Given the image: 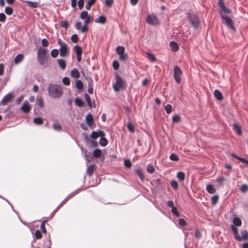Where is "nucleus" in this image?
I'll return each instance as SVG.
<instances>
[{"label":"nucleus","instance_id":"obj_58","mask_svg":"<svg viewBox=\"0 0 248 248\" xmlns=\"http://www.w3.org/2000/svg\"><path fill=\"white\" fill-rule=\"evenodd\" d=\"M28 4L29 6L33 7V8L37 7L38 6V3L35 2L29 1L28 2Z\"/></svg>","mask_w":248,"mask_h":248},{"label":"nucleus","instance_id":"obj_11","mask_svg":"<svg viewBox=\"0 0 248 248\" xmlns=\"http://www.w3.org/2000/svg\"><path fill=\"white\" fill-rule=\"evenodd\" d=\"M241 236H239V238H236V239L239 241L242 240H247L248 239V232L247 230H244L241 232Z\"/></svg>","mask_w":248,"mask_h":248},{"label":"nucleus","instance_id":"obj_12","mask_svg":"<svg viewBox=\"0 0 248 248\" xmlns=\"http://www.w3.org/2000/svg\"><path fill=\"white\" fill-rule=\"evenodd\" d=\"M86 122L89 126H92L93 124V117L91 114H88L86 117Z\"/></svg>","mask_w":248,"mask_h":248},{"label":"nucleus","instance_id":"obj_5","mask_svg":"<svg viewBox=\"0 0 248 248\" xmlns=\"http://www.w3.org/2000/svg\"><path fill=\"white\" fill-rule=\"evenodd\" d=\"M183 72L181 68L178 66H175L173 70V77L175 81L177 83H180L181 80V76Z\"/></svg>","mask_w":248,"mask_h":248},{"label":"nucleus","instance_id":"obj_39","mask_svg":"<svg viewBox=\"0 0 248 248\" xmlns=\"http://www.w3.org/2000/svg\"><path fill=\"white\" fill-rule=\"evenodd\" d=\"M5 12L8 15H11L13 14V9L10 7H6L5 9Z\"/></svg>","mask_w":248,"mask_h":248},{"label":"nucleus","instance_id":"obj_14","mask_svg":"<svg viewBox=\"0 0 248 248\" xmlns=\"http://www.w3.org/2000/svg\"><path fill=\"white\" fill-rule=\"evenodd\" d=\"M24 59L23 55L21 54H18L14 60V62L16 64H17L21 62Z\"/></svg>","mask_w":248,"mask_h":248},{"label":"nucleus","instance_id":"obj_62","mask_svg":"<svg viewBox=\"0 0 248 248\" xmlns=\"http://www.w3.org/2000/svg\"><path fill=\"white\" fill-rule=\"evenodd\" d=\"M178 223H179V224L181 226H184L186 225V221L184 219H182V218H180L179 219Z\"/></svg>","mask_w":248,"mask_h":248},{"label":"nucleus","instance_id":"obj_22","mask_svg":"<svg viewBox=\"0 0 248 248\" xmlns=\"http://www.w3.org/2000/svg\"><path fill=\"white\" fill-rule=\"evenodd\" d=\"M233 225L236 226H240L242 224V221L240 218L237 217H235L233 219Z\"/></svg>","mask_w":248,"mask_h":248},{"label":"nucleus","instance_id":"obj_19","mask_svg":"<svg viewBox=\"0 0 248 248\" xmlns=\"http://www.w3.org/2000/svg\"><path fill=\"white\" fill-rule=\"evenodd\" d=\"M206 190L210 194H213L216 192L215 188H214V186L212 185H207L206 186Z\"/></svg>","mask_w":248,"mask_h":248},{"label":"nucleus","instance_id":"obj_51","mask_svg":"<svg viewBox=\"0 0 248 248\" xmlns=\"http://www.w3.org/2000/svg\"><path fill=\"white\" fill-rule=\"evenodd\" d=\"M124 164L125 166L128 168H130L132 166L131 161L129 159L125 160L124 161Z\"/></svg>","mask_w":248,"mask_h":248},{"label":"nucleus","instance_id":"obj_20","mask_svg":"<svg viewBox=\"0 0 248 248\" xmlns=\"http://www.w3.org/2000/svg\"><path fill=\"white\" fill-rule=\"evenodd\" d=\"M233 129L236 131L238 135H241L242 134V131L240 125L234 124L233 125Z\"/></svg>","mask_w":248,"mask_h":248},{"label":"nucleus","instance_id":"obj_63","mask_svg":"<svg viewBox=\"0 0 248 248\" xmlns=\"http://www.w3.org/2000/svg\"><path fill=\"white\" fill-rule=\"evenodd\" d=\"M54 129L57 131H60L61 130V127L59 124H54L53 125Z\"/></svg>","mask_w":248,"mask_h":248},{"label":"nucleus","instance_id":"obj_30","mask_svg":"<svg viewBox=\"0 0 248 248\" xmlns=\"http://www.w3.org/2000/svg\"><path fill=\"white\" fill-rule=\"evenodd\" d=\"M33 122L36 124H42L43 123V120L41 117H36L33 119Z\"/></svg>","mask_w":248,"mask_h":248},{"label":"nucleus","instance_id":"obj_64","mask_svg":"<svg viewBox=\"0 0 248 248\" xmlns=\"http://www.w3.org/2000/svg\"><path fill=\"white\" fill-rule=\"evenodd\" d=\"M6 16L3 13H0V21L1 22H4Z\"/></svg>","mask_w":248,"mask_h":248},{"label":"nucleus","instance_id":"obj_59","mask_svg":"<svg viewBox=\"0 0 248 248\" xmlns=\"http://www.w3.org/2000/svg\"><path fill=\"white\" fill-rule=\"evenodd\" d=\"M42 46L44 47H47L48 46L49 43L46 39H43L42 40Z\"/></svg>","mask_w":248,"mask_h":248},{"label":"nucleus","instance_id":"obj_40","mask_svg":"<svg viewBox=\"0 0 248 248\" xmlns=\"http://www.w3.org/2000/svg\"><path fill=\"white\" fill-rule=\"evenodd\" d=\"M170 185L174 189H177L178 188V185L176 180H172L170 182Z\"/></svg>","mask_w":248,"mask_h":248},{"label":"nucleus","instance_id":"obj_42","mask_svg":"<svg viewBox=\"0 0 248 248\" xmlns=\"http://www.w3.org/2000/svg\"><path fill=\"white\" fill-rule=\"evenodd\" d=\"M127 127L128 130L131 132L133 133L135 131L134 126L130 123L127 124Z\"/></svg>","mask_w":248,"mask_h":248},{"label":"nucleus","instance_id":"obj_18","mask_svg":"<svg viewBox=\"0 0 248 248\" xmlns=\"http://www.w3.org/2000/svg\"><path fill=\"white\" fill-rule=\"evenodd\" d=\"M106 21V17L103 16H100L98 18L95 19V22L96 23H99L102 24H104Z\"/></svg>","mask_w":248,"mask_h":248},{"label":"nucleus","instance_id":"obj_7","mask_svg":"<svg viewBox=\"0 0 248 248\" xmlns=\"http://www.w3.org/2000/svg\"><path fill=\"white\" fill-rule=\"evenodd\" d=\"M147 22L152 25H157L159 24V21L156 16L154 15H149L146 18Z\"/></svg>","mask_w":248,"mask_h":248},{"label":"nucleus","instance_id":"obj_29","mask_svg":"<svg viewBox=\"0 0 248 248\" xmlns=\"http://www.w3.org/2000/svg\"><path fill=\"white\" fill-rule=\"evenodd\" d=\"M124 51L125 49L123 46H118L116 48V52L118 55L122 54L123 53H124Z\"/></svg>","mask_w":248,"mask_h":248},{"label":"nucleus","instance_id":"obj_15","mask_svg":"<svg viewBox=\"0 0 248 248\" xmlns=\"http://www.w3.org/2000/svg\"><path fill=\"white\" fill-rule=\"evenodd\" d=\"M231 230L232 232H233V234L234 235V238H239V235L238 232V229L237 228L235 227L234 225H231Z\"/></svg>","mask_w":248,"mask_h":248},{"label":"nucleus","instance_id":"obj_46","mask_svg":"<svg viewBox=\"0 0 248 248\" xmlns=\"http://www.w3.org/2000/svg\"><path fill=\"white\" fill-rule=\"evenodd\" d=\"M248 190V186L246 184H243L240 187V191L242 193H245Z\"/></svg>","mask_w":248,"mask_h":248},{"label":"nucleus","instance_id":"obj_47","mask_svg":"<svg viewBox=\"0 0 248 248\" xmlns=\"http://www.w3.org/2000/svg\"><path fill=\"white\" fill-rule=\"evenodd\" d=\"M220 9L225 13H228L230 14L231 13V10L227 8L225 5H224L223 6L220 8Z\"/></svg>","mask_w":248,"mask_h":248},{"label":"nucleus","instance_id":"obj_43","mask_svg":"<svg viewBox=\"0 0 248 248\" xmlns=\"http://www.w3.org/2000/svg\"><path fill=\"white\" fill-rule=\"evenodd\" d=\"M147 55L148 58L149 60H150L152 62L155 61V60H156L155 57V56L153 54H152L151 53L148 52L147 53Z\"/></svg>","mask_w":248,"mask_h":248},{"label":"nucleus","instance_id":"obj_17","mask_svg":"<svg viewBox=\"0 0 248 248\" xmlns=\"http://www.w3.org/2000/svg\"><path fill=\"white\" fill-rule=\"evenodd\" d=\"M135 172L138 175L140 180L143 181L144 180V175L142 173V171L140 168L136 169Z\"/></svg>","mask_w":248,"mask_h":248},{"label":"nucleus","instance_id":"obj_27","mask_svg":"<svg viewBox=\"0 0 248 248\" xmlns=\"http://www.w3.org/2000/svg\"><path fill=\"white\" fill-rule=\"evenodd\" d=\"M74 50L77 55H82V50L80 46L76 45L74 47Z\"/></svg>","mask_w":248,"mask_h":248},{"label":"nucleus","instance_id":"obj_52","mask_svg":"<svg viewBox=\"0 0 248 248\" xmlns=\"http://www.w3.org/2000/svg\"><path fill=\"white\" fill-rule=\"evenodd\" d=\"M71 40L75 43H77L78 41V36L77 34H74L71 37Z\"/></svg>","mask_w":248,"mask_h":248},{"label":"nucleus","instance_id":"obj_61","mask_svg":"<svg viewBox=\"0 0 248 248\" xmlns=\"http://www.w3.org/2000/svg\"><path fill=\"white\" fill-rule=\"evenodd\" d=\"M45 223H46V221H44L42 222V223L41 224V225H40L41 229L44 232H46V229L45 228Z\"/></svg>","mask_w":248,"mask_h":248},{"label":"nucleus","instance_id":"obj_50","mask_svg":"<svg viewBox=\"0 0 248 248\" xmlns=\"http://www.w3.org/2000/svg\"><path fill=\"white\" fill-rule=\"evenodd\" d=\"M60 25L62 27L66 29L68 27V23L65 20L62 21Z\"/></svg>","mask_w":248,"mask_h":248},{"label":"nucleus","instance_id":"obj_49","mask_svg":"<svg viewBox=\"0 0 248 248\" xmlns=\"http://www.w3.org/2000/svg\"><path fill=\"white\" fill-rule=\"evenodd\" d=\"M180 117L179 115H175L172 117V121L173 123H178L180 121Z\"/></svg>","mask_w":248,"mask_h":248},{"label":"nucleus","instance_id":"obj_1","mask_svg":"<svg viewBox=\"0 0 248 248\" xmlns=\"http://www.w3.org/2000/svg\"><path fill=\"white\" fill-rule=\"evenodd\" d=\"M47 90L49 96L55 99L61 97L63 93L62 87L55 84H49Z\"/></svg>","mask_w":248,"mask_h":248},{"label":"nucleus","instance_id":"obj_37","mask_svg":"<svg viewBox=\"0 0 248 248\" xmlns=\"http://www.w3.org/2000/svg\"><path fill=\"white\" fill-rule=\"evenodd\" d=\"M58 54L59 51L57 49H53L51 51V56L53 58H56Z\"/></svg>","mask_w":248,"mask_h":248},{"label":"nucleus","instance_id":"obj_21","mask_svg":"<svg viewBox=\"0 0 248 248\" xmlns=\"http://www.w3.org/2000/svg\"><path fill=\"white\" fill-rule=\"evenodd\" d=\"M214 95L217 100L220 101L222 100L223 96L221 93L218 90H216L214 91Z\"/></svg>","mask_w":248,"mask_h":248},{"label":"nucleus","instance_id":"obj_3","mask_svg":"<svg viewBox=\"0 0 248 248\" xmlns=\"http://www.w3.org/2000/svg\"><path fill=\"white\" fill-rule=\"evenodd\" d=\"M47 52L46 49L42 47L39 48L37 52V60L41 65L44 64L47 62L48 59Z\"/></svg>","mask_w":248,"mask_h":248},{"label":"nucleus","instance_id":"obj_33","mask_svg":"<svg viewBox=\"0 0 248 248\" xmlns=\"http://www.w3.org/2000/svg\"><path fill=\"white\" fill-rule=\"evenodd\" d=\"M107 143H108V140H107L106 139L103 138V137H102L100 140H99V144L102 146H105L107 145Z\"/></svg>","mask_w":248,"mask_h":248},{"label":"nucleus","instance_id":"obj_48","mask_svg":"<svg viewBox=\"0 0 248 248\" xmlns=\"http://www.w3.org/2000/svg\"><path fill=\"white\" fill-rule=\"evenodd\" d=\"M75 103L78 107H82L83 105L82 101L78 98H77L76 99Z\"/></svg>","mask_w":248,"mask_h":248},{"label":"nucleus","instance_id":"obj_9","mask_svg":"<svg viewBox=\"0 0 248 248\" xmlns=\"http://www.w3.org/2000/svg\"><path fill=\"white\" fill-rule=\"evenodd\" d=\"M15 96L13 93H9L5 95L2 98L1 104L2 105H6L8 103L12 102Z\"/></svg>","mask_w":248,"mask_h":248},{"label":"nucleus","instance_id":"obj_44","mask_svg":"<svg viewBox=\"0 0 248 248\" xmlns=\"http://www.w3.org/2000/svg\"><path fill=\"white\" fill-rule=\"evenodd\" d=\"M99 135H100L99 134L98 132L96 131H93L91 133V137L93 139H96V138L99 137Z\"/></svg>","mask_w":248,"mask_h":248},{"label":"nucleus","instance_id":"obj_8","mask_svg":"<svg viewBox=\"0 0 248 248\" xmlns=\"http://www.w3.org/2000/svg\"><path fill=\"white\" fill-rule=\"evenodd\" d=\"M189 20L192 26L195 29L199 25V19L195 15L190 14L189 16Z\"/></svg>","mask_w":248,"mask_h":248},{"label":"nucleus","instance_id":"obj_54","mask_svg":"<svg viewBox=\"0 0 248 248\" xmlns=\"http://www.w3.org/2000/svg\"><path fill=\"white\" fill-rule=\"evenodd\" d=\"M35 238L37 239H41L42 238V234L39 230H37L35 232Z\"/></svg>","mask_w":248,"mask_h":248},{"label":"nucleus","instance_id":"obj_57","mask_svg":"<svg viewBox=\"0 0 248 248\" xmlns=\"http://www.w3.org/2000/svg\"><path fill=\"white\" fill-rule=\"evenodd\" d=\"M171 212L172 213L175 215L176 217H179L180 216V214L177 211V208L175 207H172L171 208Z\"/></svg>","mask_w":248,"mask_h":248},{"label":"nucleus","instance_id":"obj_10","mask_svg":"<svg viewBox=\"0 0 248 248\" xmlns=\"http://www.w3.org/2000/svg\"><path fill=\"white\" fill-rule=\"evenodd\" d=\"M21 109L24 113H28L30 111L31 107L30 103L28 101H24L23 105L21 107Z\"/></svg>","mask_w":248,"mask_h":248},{"label":"nucleus","instance_id":"obj_16","mask_svg":"<svg viewBox=\"0 0 248 248\" xmlns=\"http://www.w3.org/2000/svg\"><path fill=\"white\" fill-rule=\"evenodd\" d=\"M170 46L171 48V50L173 52L177 51L179 49L178 44L175 42H170Z\"/></svg>","mask_w":248,"mask_h":248},{"label":"nucleus","instance_id":"obj_31","mask_svg":"<svg viewBox=\"0 0 248 248\" xmlns=\"http://www.w3.org/2000/svg\"><path fill=\"white\" fill-rule=\"evenodd\" d=\"M76 87L79 90H82L83 88L82 82L80 80H77L76 82Z\"/></svg>","mask_w":248,"mask_h":248},{"label":"nucleus","instance_id":"obj_55","mask_svg":"<svg viewBox=\"0 0 248 248\" xmlns=\"http://www.w3.org/2000/svg\"><path fill=\"white\" fill-rule=\"evenodd\" d=\"M119 55L120 59L122 61H125L127 58V55L126 53H124L122 54H120Z\"/></svg>","mask_w":248,"mask_h":248},{"label":"nucleus","instance_id":"obj_13","mask_svg":"<svg viewBox=\"0 0 248 248\" xmlns=\"http://www.w3.org/2000/svg\"><path fill=\"white\" fill-rule=\"evenodd\" d=\"M71 76L74 78H78L80 76L78 70L77 68L73 69L71 72Z\"/></svg>","mask_w":248,"mask_h":248},{"label":"nucleus","instance_id":"obj_23","mask_svg":"<svg viewBox=\"0 0 248 248\" xmlns=\"http://www.w3.org/2000/svg\"><path fill=\"white\" fill-rule=\"evenodd\" d=\"M102 155V151L99 149H96L93 151V155L96 158H99Z\"/></svg>","mask_w":248,"mask_h":248},{"label":"nucleus","instance_id":"obj_6","mask_svg":"<svg viewBox=\"0 0 248 248\" xmlns=\"http://www.w3.org/2000/svg\"><path fill=\"white\" fill-rule=\"evenodd\" d=\"M221 18L222 19V22L226 25V26L232 30H234L235 28L233 25V23L232 20L228 16H224L221 14Z\"/></svg>","mask_w":248,"mask_h":248},{"label":"nucleus","instance_id":"obj_28","mask_svg":"<svg viewBox=\"0 0 248 248\" xmlns=\"http://www.w3.org/2000/svg\"><path fill=\"white\" fill-rule=\"evenodd\" d=\"M58 62L59 66L61 67V68L62 70H64L66 67V64H65V61L63 60L59 59L58 60Z\"/></svg>","mask_w":248,"mask_h":248},{"label":"nucleus","instance_id":"obj_35","mask_svg":"<svg viewBox=\"0 0 248 248\" xmlns=\"http://www.w3.org/2000/svg\"><path fill=\"white\" fill-rule=\"evenodd\" d=\"M89 15H88V13L86 11H82L80 15V17L82 19H84L85 18H87L88 16H89Z\"/></svg>","mask_w":248,"mask_h":248},{"label":"nucleus","instance_id":"obj_26","mask_svg":"<svg viewBox=\"0 0 248 248\" xmlns=\"http://www.w3.org/2000/svg\"><path fill=\"white\" fill-rule=\"evenodd\" d=\"M95 1L96 0H88L85 6L86 10H90L91 6L95 2Z\"/></svg>","mask_w":248,"mask_h":248},{"label":"nucleus","instance_id":"obj_34","mask_svg":"<svg viewBox=\"0 0 248 248\" xmlns=\"http://www.w3.org/2000/svg\"><path fill=\"white\" fill-rule=\"evenodd\" d=\"M170 158L172 161H178L179 158L175 154H172L170 156Z\"/></svg>","mask_w":248,"mask_h":248},{"label":"nucleus","instance_id":"obj_38","mask_svg":"<svg viewBox=\"0 0 248 248\" xmlns=\"http://www.w3.org/2000/svg\"><path fill=\"white\" fill-rule=\"evenodd\" d=\"M85 97L86 101H87L88 105L89 107H91L92 106V103H91V99L90 97L87 93L85 94Z\"/></svg>","mask_w":248,"mask_h":248},{"label":"nucleus","instance_id":"obj_2","mask_svg":"<svg viewBox=\"0 0 248 248\" xmlns=\"http://www.w3.org/2000/svg\"><path fill=\"white\" fill-rule=\"evenodd\" d=\"M116 82L113 85L115 92H118L121 89H124L126 86L125 81L123 80L117 74L115 75Z\"/></svg>","mask_w":248,"mask_h":248},{"label":"nucleus","instance_id":"obj_36","mask_svg":"<svg viewBox=\"0 0 248 248\" xmlns=\"http://www.w3.org/2000/svg\"><path fill=\"white\" fill-rule=\"evenodd\" d=\"M219 197L217 195H214L212 197L211 202L213 205H215L218 201Z\"/></svg>","mask_w":248,"mask_h":248},{"label":"nucleus","instance_id":"obj_24","mask_svg":"<svg viewBox=\"0 0 248 248\" xmlns=\"http://www.w3.org/2000/svg\"><path fill=\"white\" fill-rule=\"evenodd\" d=\"M177 178L181 181H183L185 179V174L183 171H179L177 174Z\"/></svg>","mask_w":248,"mask_h":248},{"label":"nucleus","instance_id":"obj_4","mask_svg":"<svg viewBox=\"0 0 248 248\" xmlns=\"http://www.w3.org/2000/svg\"><path fill=\"white\" fill-rule=\"evenodd\" d=\"M57 41L58 44L60 46V55L62 57H65L68 52V46L65 43L62 42L60 38L58 39Z\"/></svg>","mask_w":248,"mask_h":248},{"label":"nucleus","instance_id":"obj_41","mask_svg":"<svg viewBox=\"0 0 248 248\" xmlns=\"http://www.w3.org/2000/svg\"><path fill=\"white\" fill-rule=\"evenodd\" d=\"M165 109L166 112L168 114H170L171 113L172 111V107L170 105L168 104L165 107Z\"/></svg>","mask_w":248,"mask_h":248},{"label":"nucleus","instance_id":"obj_53","mask_svg":"<svg viewBox=\"0 0 248 248\" xmlns=\"http://www.w3.org/2000/svg\"><path fill=\"white\" fill-rule=\"evenodd\" d=\"M84 4V0H79L78 3V8L80 10H81Z\"/></svg>","mask_w":248,"mask_h":248},{"label":"nucleus","instance_id":"obj_56","mask_svg":"<svg viewBox=\"0 0 248 248\" xmlns=\"http://www.w3.org/2000/svg\"><path fill=\"white\" fill-rule=\"evenodd\" d=\"M112 64H113V67L114 69H115L116 70L118 69V68L119 67V63L118 61H114L113 62Z\"/></svg>","mask_w":248,"mask_h":248},{"label":"nucleus","instance_id":"obj_32","mask_svg":"<svg viewBox=\"0 0 248 248\" xmlns=\"http://www.w3.org/2000/svg\"><path fill=\"white\" fill-rule=\"evenodd\" d=\"M155 169L152 164H149L147 167V171L150 173H153L155 172Z\"/></svg>","mask_w":248,"mask_h":248},{"label":"nucleus","instance_id":"obj_45","mask_svg":"<svg viewBox=\"0 0 248 248\" xmlns=\"http://www.w3.org/2000/svg\"><path fill=\"white\" fill-rule=\"evenodd\" d=\"M62 82L63 84L66 86H68L70 84V81L69 78L68 77H64L62 79Z\"/></svg>","mask_w":248,"mask_h":248},{"label":"nucleus","instance_id":"obj_25","mask_svg":"<svg viewBox=\"0 0 248 248\" xmlns=\"http://www.w3.org/2000/svg\"><path fill=\"white\" fill-rule=\"evenodd\" d=\"M94 165L93 164L90 165L87 168V172L88 174L91 176L94 171Z\"/></svg>","mask_w":248,"mask_h":248},{"label":"nucleus","instance_id":"obj_60","mask_svg":"<svg viewBox=\"0 0 248 248\" xmlns=\"http://www.w3.org/2000/svg\"><path fill=\"white\" fill-rule=\"evenodd\" d=\"M113 0H106L105 2L106 4L108 7H111L113 5Z\"/></svg>","mask_w":248,"mask_h":248}]
</instances>
